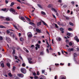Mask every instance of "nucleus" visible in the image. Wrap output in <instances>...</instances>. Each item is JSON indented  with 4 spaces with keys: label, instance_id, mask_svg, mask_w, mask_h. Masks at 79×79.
Segmentation results:
<instances>
[{
    "label": "nucleus",
    "instance_id": "f257e3e1",
    "mask_svg": "<svg viewBox=\"0 0 79 79\" xmlns=\"http://www.w3.org/2000/svg\"><path fill=\"white\" fill-rule=\"evenodd\" d=\"M20 70L21 73H23V74H26V69L24 68H21Z\"/></svg>",
    "mask_w": 79,
    "mask_h": 79
},
{
    "label": "nucleus",
    "instance_id": "f03ea898",
    "mask_svg": "<svg viewBox=\"0 0 79 79\" xmlns=\"http://www.w3.org/2000/svg\"><path fill=\"white\" fill-rule=\"evenodd\" d=\"M10 12L12 13L14 15H17V12L15 11V10L13 8H11L10 10Z\"/></svg>",
    "mask_w": 79,
    "mask_h": 79
},
{
    "label": "nucleus",
    "instance_id": "7ed1b4c3",
    "mask_svg": "<svg viewBox=\"0 0 79 79\" xmlns=\"http://www.w3.org/2000/svg\"><path fill=\"white\" fill-rule=\"evenodd\" d=\"M6 40H7L8 43H9V44H10V43H11V39L10 38H8V37H6Z\"/></svg>",
    "mask_w": 79,
    "mask_h": 79
},
{
    "label": "nucleus",
    "instance_id": "20e7f679",
    "mask_svg": "<svg viewBox=\"0 0 79 79\" xmlns=\"http://www.w3.org/2000/svg\"><path fill=\"white\" fill-rule=\"evenodd\" d=\"M59 79H66V77L64 75H61L59 77Z\"/></svg>",
    "mask_w": 79,
    "mask_h": 79
},
{
    "label": "nucleus",
    "instance_id": "39448f33",
    "mask_svg": "<svg viewBox=\"0 0 79 79\" xmlns=\"http://www.w3.org/2000/svg\"><path fill=\"white\" fill-rule=\"evenodd\" d=\"M17 76L18 77H21L23 78V77H24V75L22 73H18L17 74Z\"/></svg>",
    "mask_w": 79,
    "mask_h": 79
},
{
    "label": "nucleus",
    "instance_id": "423d86ee",
    "mask_svg": "<svg viewBox=\"0 0 79 79\" xmlns=\"http://www.w3.org/2000/svg\"><path fill=\"white\" fill-rule=\"evenodd\" d=\"M35 48L36 50H38V48H40V45H39V44H37L35 45Z\"/></svg>",
    "mask_w": 79,
    "mask_h": 79
},
{
    "label": "nucleus",
    "instance_id": "0eeeda50",
    "mask_svg": "<svg viewBox=\"0 0 79 79\" xmlns=\"http://www.w3.org/2000/svg\"><path fill=\"white\" fill-rule=\"evenodd\" d=\"M27 35L28 37H32V35L31 32H28L27 34Z\"/></svg>",
    "mask_w": 79,
    "mask_h": 79
},
{
    "label": "nucleus",
    "instance_id": "6e6552de",
    "mask_svg": "<svg viewBox=\"0 0 79 79\" xmlns=\"http://www.w3.org/2000/svg\"><path fill=\"white\" fill-rule=\"evenodd\" d=\"M0 64H1V66L2 67V68H3L5 66H4V64H3V61H2L0 62Z\"/></svg>",
    "mask_w": 79,
    "mask_h": 79
},
{
    "label": "nucleus",
    "instance_id": "1a4fd4ad",
    "mask_svg": "<svg viewBox=\"0 0 79 79\" xmlns=\"http://www.w3.org/2000/svg\"><path fill=\"white\" fill-rule=\"evenodd\" d=\"M29 24H31V25H32V26H34V27H35V26H36V25L35 24L31 22H30Z\"/></svg>",
    "mask_w": 79,
    "mask_h": 79
},
{
    "label": "nucleus",
    "instance_id": "9d476101",
    "mask_svg": "<svg viewBox=\"0 0 79 79\" xmlns=\"http://www.w3.org/2000/svg\"><path fill=\"white\" fill-rule=\"evenodd\" d=\"M36 31H37V32H39V33H43L42 32V31H41V30H40L38 28H36Z\"/></svg>",
    "mask_w": 79,
    "mask_h": 79
},
{
    "label": "nucleus",
    "instance_id": "9b49d317",
    "mask_svg": "<svg viewBox=\"0 0 79 79\" xmlns=\"http://www.w3.org/2000/svg\"><path fill=\"white\" fill-rule=\"evenodd\" d=\"M74 39L75 40H76V41L77 42H79V39L77 37V36H75V37H74Z\"/></svg>",
    "mask_w": 79,
    "mask_h": 79
},
{
    "label": "nucleus",
    "instance_id": "f8f14e48",
    "mask_svg": "<svg viewBox=\"0 0 79 79\" xmlns=\"http://www.w3.org/2000/svg\"><path fill=\"white\" fill-rule=\"evenodd\" d=\"M56 40L58 41V42H60V40H61V38L60 37H57L56 38Z\"/></svg>",
    "mask_w": 79,
    "mask_h": 79
},
{
    "label": "nucleus",
    "instance_id": "ddd939ff",
    "mask_svg": "<svg viewBox=\"0 0 79 79\" xmlns=\"http://www.w3.org/2000/svg\"><path fill=\"white\" fill-rule=\"evenodd\" d=\"M10 35L13 37H15V34L13 33L10 32Z\"/></svg>",
    "mask_w": 79,
    "mask_h": 79
},
{
    "label": "nucleus",
    "instance_id": "4468645a",
    "mask_svg": "<svg viewBox=\"0 0 79 79\" xmlns=\"http://www.w3.org/2000/svg\"><path fill=\"white\" fill-rule=\"evenodd\" d=\"M51 10H52V11H55V13H57V11L54 8H51Z\"/></svg>",
    "mask_w": 79,
    "mask_h": 79
},
{
    "label": "nucleus",
    "instance_id": "2eb2a0df",
    "mask_svg": "<svg viewBox=\"0 0 79 79\" xmlns=\"http://www.w3.org/2000/svg\"><path fill=\"white\" fill-rule=\"evenodd\" d=\"M74 50V49L73 48H69L68 49V52H71L72 51H73Z\"/></svg>",
    "mask_w": 79,
    "mask_h": 79
},
{
    "label": "nucleus",
    "instance_id": "dca6fc26",
    "mask_svg": "<svg viewBox=\"0 0 79 79\" xmlns=\"http://www.w3.org/2000/svg\"><path fill=\"white\" fill-rule=\"evenodd\" d=\"M41 23H42V22H41V21H40L39 22H38L37 23V26H40V25H41Z\"/></svg>",
    "mask_w": 79,
    "mask_h": 79
},
{
    "label": "nucleus",
    "instance_id": "f3484780",
    "mask_svg": "<svg viewBox=\"0 0 79 79\" xmlns=\"http://www.w3.org/2000/svg\"><path fill=\"white\" fill-rule=\"evenodd\" d=\"M13 26L16 29H17V30H18V28L17 27V26H16V25H15L14 24H13Z\"/></svg>",
    "mask_w": 79,
    "mask_h": 79
},
{
    "label": "nucleus",
    "instance_id": "a211bd4d",
    "mask_svg": "<svg viewBox=\"0 0 79 79\" xmlns=\"http://www.w3.org/2000/svg\"><path fill=\"white\" fill-rule=\"evenodd\" d=\"M25 17L26 18L27 20V21H31V19H30L28 18V17L26 16H25Z\"/></svg>",
    "mask_w": 79,
    "mask_h": 79
},
{
    "label": "nucleus",
    "instance_id": "6ab92c4d",
    "mask_svg": "<svg viewBox=\"0 0 79 79\" xmlns=\"http://www.w3.org/2000/svg\"><path fill=\"white\" fill-rule=\"evenodd\" d=\"M23 50H25V51L26 52H27V53H28V52H29V51H28V50L26 49V48H23Z\"/></svg>",
    "mask_w": 79,
    "mask_h": 79
},
{
    "label": "nucleus",
    "instance_id": "aec40b11",
    "mask_svg": "<svg viewBox=\"0 0 79 79\" xmlns=\"http://www.w3.org/2000/svg\"><path fill=\"white\" fill-rule=\"evenodd\" d=\"M8 75L9 76H10V77H13V75L11 74V73H8Z\"/></svg>",
    "mask_w": 79,
    "mask_h": 79
},
{
    "label": "nucleus",
    "instance_id": "412c9836",
    "mask_svg": "<svg viewBox=\"0 0 79 79\" xmlns=\"http://www.w3.org/2000/svg\"><path fill=\"white\" fill-rule=\"evenodd\" d=\"M42 23H43L45 25V26H47V23H45V22H44V21L42 20L41 21Z\"/></svg>",
    "mask_w": 79,
    "mask_h": 79
},
{
    "label": "nucleus",
    "instance_id": "4be33fe9",
    "mask_svg": "<svg viewBox=\"0 0 79 79\" xmlns=\"http://www.w3.org/2000/svg\"><path fill=\"white\" fill-rule=\"evenodd\" d=\"M2 11H6V12H7V11H8V10H6V8H4V9H2Z\"/></svg>",
    "mask_w": 79,
    "mask_h": 79
},
{
    "label": "nucleus",
    "instance_id": "5701e85b",
    "mask_svg": "<svg viewBox=\"0 0 79 79\" xmlns=\"http://www.w3.org/2000/svg\"><path fill=\"white\" fill-rule=\"evenodd\" d=\"M19 18L20 19H22L23 20H24L25 19H24V18L23 17H19Z\"/></svg>",
    "mask_w": 79,
    "mask_h": 79
},
{
    "label": "nucleus",
    "instance_id": "b1692460",
    "mask_svg": "<svg viewBox=\"0 0 79 79\" xmlns=\"http://www.w3.org/2000/svg\"><path fill=\"white\" fill-rule=\"evenodd\" d=\"M12 71H15V66H13L12 69Z\"/></svg>",
    "mask_w": 79,
    "mask_h": 79
},
{
    "label": "nucleus",
    "instance_id": "393cba45",
    "mask_svg": "<svg viewBox=\"0 0 79 79\" xmlns=\"http://www.w3.org/2000/svg\"><path fill=\"white\" fill-rule=\"evenodd\" d=\"M20 41H21V42H23V41L24 40V39H23V38L22 37H21L20 38Z\"/></svg>",
    "mask_w": 79,
    "mask_h": 79
},
{
    "label": "nucleus",
    "instance_id": "a878e982",
    "mask_svg": "<svg viewBox=\"0 0 79 79\" xmlns=\"http://www.w3.org/2000/svg\"><path fill=\"white\" fill-rule=\"evenodd\" d=\"M6 27L3 25H0V28H5Z\"/></svg>",
    "mask_w": 79,
    "mask_h": 79
},
{
    "label": "nucleus",
    "instance_id": "bb28decb",
    "mask_svg": "<svg viewBox=\"0 0 79 79\" xmlns=\"http://www.w3.org/2000/svg\"><path fill=\"white\" fill-rule=\"evenodd\" d=\"M15 5V3L14 2H11V5H10V6H13V5Z\"/></svg>",
    "mask_w": 79,
    "mask_h": 79
},
{
    "label": "nucleus",
    "instance_id": "cd10ccee",
    "mask_svg": "<svg viewBox=\"0 0 79 79\" xmlns=\"http://www.w3.org/2000/svg\"><path fill=\"white\" fill-rule=\"evenodd\" d=\"M41 14H42V15H46L45 13V12L43 11H42L41 12Z\"/></svg>",
    "mask_w": 79,
    "mask_h": 79
},
{
    "label": "nucleus",
    "instance_id": "c85d7f7f",
    "mask_svg": "<svg viewBox=\"0 0 79 79\" xmlns=\"http://www.w3.org/2000/svg\"><path fill=\"white\" fill-rule=\"evenodd\" d=\"M6 64L7 66H8V67H10V64L9 63H7Z\"/></svg>",
    "mask_w": 79,
    "mask_h": 79
},
{
    "label": "nucleus",
    "instance_id": "c756f323",
    "mask_svg": "<svg viewBox=\"0 0 79 79\" xmlns=\"http://www.w3.org/2000/svg\"><path fill=\"white\" fill-rule=\"evenodd\" d=\"M71 34H72L70 33H67V35H69V36H70V35H71Z\"/></svg>",
    "mask_w": 79,
    "mask_h": 79
},
{
    "label": "nucleus",
    "instance_id": "7c9ffc66",
    "mask_svg": "<svg viewBox=\"0 0 79 79\" xmlns=\"http://www.w3.org/2000/svg\"><path fill=\"white\" fill-rule=\"evenodd\" d=\"M6 21H10V18L8 17L6 18Z\"/></svg>",
    "mask_w": 79,
    "mask_h": 79
},
{
    "label": "nucleus",
    "instance_id": "2f4dec72",
    "mask_svg": "<svg viewBox=\"0 0 79 79\" xmlns=\"http://www.w3.org/2000/svg\"><path fill=\"white\" fill-rule=\"evenodd\" d=\"M17 58H18V57H17V56H15V60H17L18 61H19L20 60L19 59H17Z\"/></svg>",
    "mask_w": 79,
    "mask_h": 79
},
{
    "label": "nucleus",
    "instance_id": "473e14b6",
    "mask_svg": "<svg viewBox=\"0 0 79 79\" xmlns=\"http://www.w3.org/2000/svg\"><path fill=\"white\" fill-rule=\"evenodd\" d=\"M22 65L23 67H25V66H26V64L25 63H23Z\"/></svg>",
    "mask_w": 79,
    "mask_h": 79
},
{
    "label": "nucleus",
    "instance_id": "72a5a7b5",
    "mask_svg": "<svg viewBox=\"0 0 79 79\" xmlns=\"http://www.w3.org/2000/svg\"><path fill=\"white\" fill-rule=\"evenodd\" d=\"M69 25H71V26H74V24L72 23L69 22Z\"/></svg>",
    "mask_w": 79,
    "mask_h": 79
},
{
    "label": "nucleus",
    "instance_id": "f704fd0d",
    "mask_svg": "<svg viewBox=\"0 0 79 79\" xmlns=\"http://www.w3.org/2000/svg\"><path fill=\"white\" fill-rule=\"evenodd\" d=\"M38 6L40 8H42V7L40 4H38Z\"/></svg>",
    "mask_w": 79,
    "mask_h": 79
},
{
    "label": "nucleus",
    "instance_id": "c9c22d12",
    "mask_svg": "<svg viewBox=\"0 0 79 79\" xmlns=\"http://www.w3.org/2000/svg\"><path fill=\"white\" fill-rule=\"evenodd\" d=\"M64 17L67 20H69V17L66 16H64Z\"/></svg>",
    "mask_w": 79,
    "mask_h": 79
},
{
    "label": "nucleus",
    "instance_id": "e433bc0d",
    "mask_svg": "<svg viewBox=\"0 0 79 79\" xmlns=\"http://www.w3.org/2000/svg\"><path fill=\"white\" fill-rule=\"evenodd\" d=\"M29 63L30 64H33V62L31 61H29Z\"/></svg>",
    "mask_w": 79,
    "mask_h": 79
},
{
    "label": "nucleus",
    "instance_id": "4c0bfd02",
    "mask_svg": "<svg viewBox=\"0 0 79 79\" xmlns=\"http://www.w3.org/2000/svg\"><path fill=\"white\" fill-rule=\"evenodd\" d=\"M73 45V43H72V42H70L69 43V45L70 46H72V45Z\"/></svg>",
    "mask_w": 79,
    "mask_h": 79
},
{
    "label": "nucleus",
    "instance_id": "58836bf2",
    "mask_svg": "<svg viewBox=\"0 0 79 79\" xmlns=\"http://www.w3.org/2000/svg\"><path fill=\"white\" fill-rule=\"evenodd\" d=\"M15 49H13V54H15Z\"/></svg>",
    "mask_w": 79,
    "mask_h": 79
},
{
    "label": "nucleus",
    "instance_id": "ea45409f",
    "mask_svg": "<svg viewBox=\"0 0 79 79\" xmlns=\"http://www.w3.org/2000/svg\"><path fill=\"white\" fill-rule=\"evenodd\" d=\"M55 27L56 28H59V27H58V25H57V24H55Z\"/></svg>",
    "mask_w": 79,
    "mask_h": 79
},
{
    "label": "nucleus",
    "instance_id": "a19ab883",
    "mask_svg": "<svg viewBox=\"0 0 79 79\" xmlns=\"http://www.w3.org/2000/svg\"><path fill=\"white\" fill-rule=\"evenodd\" d=\"M6 32H7V34H9V33H10V31L8 30H6Z\"/></svg>",
    "mask_w": 79,
    "mask_h": 79
},
{
    "label": "nucleus",
    "instance_id": "79ce46f5",
    "mask_svg": "<svg viewBox=\"0 0 79 79\" xmlns=\"http://www.w3.org/2000/svg\"><path fill=\"white\" fill-rule=\"evenodd\" d=\"M66 44H68V43H69V40H66Z\"/></svg>",
    "mask_w": 79,
    "mask_h": 79
},
{
    "label": "nucleus",
    "instance_id": "37998d69",
    "mask_svg": "<svg viewBox=\"0 0 79 79\" xmlns=\"http://www.w3.org/2000/svg\"><path fill=\"white\" fill-rule=\"evenodd\" d=\"M64 28H60V30L61 31H64Z\"/></svg>",
    "mask_w": 79,
    "mask_h": 79
},
{
    "label": "nucleus",
    "instance_id": "c03bdc74",
    "mask_svg": "<svg viewBox=\"0 0 79 79\" xmlns=\"http://www.w3.org/2000/svg\"><path fill=\"white\" fill-rule=\"evenodd\" d=\"M34 79H38V77H37V76H35L34 77Z\"/></svg>",
    "mask_w": 79,
    "mask_h": 79
},
{
    "label": "nucleus",
    "instance_id": "a18cd8bd",
    "mask_svg": "<svg viewBox=\"0 0 79 79\" xmlns=\"http://www.w3.org/2000/svg\"><path fill=\"white\" fill-rule=\"evenodd\" d=\"M28 61H31V60H32V58H28Z\"/></svg>",
    "mask_w": 79,
    "mask_h": 79
},
{
    "label": "nucleus",
    "instance_id": "49530a36",
    "mask_svg": "<svg viewBox=\"0 0 79 79\" xmlns=\"http://www.w3.org/2000/svg\"><path fill=\"white\" fill-rule=\"evenodd\" d=\"M3 40V37L2 36H0V40Z\"/></svg>",
    "mask_w": 79,
    "mask_h": 79
},
{
    "label": "nucleus",
    "instance_id": "de8ad7c7",
    "mask_svg": "<svg viewBox=\"0 0 79 79\" xmlns=\"http://www.w3.org/2000/svg\"><path fill=\"white\" fill-rule=\"evenodd\" d=\"M74 57H76L77 56V54L76 53H74Z\"/></svg>",
    "mask_w": 79,
    "mask_h": 79
},
{
    "label": "nucleus",
    "instance_id": "09e8293b",
    "mask_svg": "<svg viewBox=\"0 0 79 79\" xmlns=\"http://www.w3.org/2000/svg\"><path fill=\"white\" fill-rule=\"evenodd\" d=\"M7 61H9V62H11V60L9 59H7Z\"/></svg>",
    "mask_w": 79,
    "mask_h": 79
},
{
    "label": "nucleus",
    "instance_id": "8fccbe9b",
    "mask_svg": "<svg viewBox=\"0 0 79 79\" xmlns=\"http://www.w3.org/2000/svg\"><path fill=\"white\" fill-rule=\"evenodd\" d=\"M19 58H20V59H21V60L22 61H23V58H22V57H21V56H19Z\"/></svg>",
    "mask_w": 79,
    "mask_h": 79
},
{
    "label": "nucleus",
    "instance_id": "3c124183",
    "mask_svg": "<svg viewBox=\"0 0 79 79\" xmlns=\"http://www.w3.org/2000/svg\"><path fill=\"white\" fill-rule=\"evenodd\" d=\"M12 77H16V74H14L12 75Z\"/></svg>",
    "mask_w": 79,
    "mask_h": 79
},
{
    "label": "nucleus",
    "instance_id": "603ef678",
    "mask_svg": "<svg viewBox=\"0 0 79 79\" xmlns=\"http://www.w3.org/2000/svg\"><path fill=\"white\" fill-rule=\"evenodd\" d=\"M68 30H69V31H72V29L71 28H68Z\"/></svg>",
    "mask_w": 79,
    "mask_h": 79
},
{
    "label": "nucleus",
    "instance_id": "864d4df0",
    "mask_svg": "<svg viewBox=\"0 0 79 79\" xmlns=\"http://www.w3.org/2000/svg\"><path fill=\"white\" fill-rule=\"evenodd\" d=\"M46 51H47V53H49V50H48V49H47Z\"/></svg>",
    "mask_w": 79,
    "mask_h": 79
},
{
    "label": "nucleus",
    "instance_id": "5fc2aeb1",
    "mask_svg": "<svg viewBox=\"0 0 79 79\" xmlns=\"http://www.w3.org/2000/svg\"><path fill=\"white\" fill-rule=\"evenodd\" d=\"M42 73L43 74L44 73H45V70H42Z\"/></svg>",
    "mask_w": 79,
    "mask_h": 79
},
{
    "label": "nucleus",
    "instance_id": "6e6d98bb",
    "mask_svg": "<svg viewBox=\"0 0 79 79\" xmlns=\"http://www.w3.org/2000/svg\"><path fill=\"white\" fill-rule=\"evenodd\" d=\"M52 16L53 18H55V19H56V17L54 15L52 14Z\"/></svg>",
    "mask_w": 79,
    "mask_h": 79
},
{
    "label": "nucleus",
    "instance_id": "4d7b16f0",
    "mask_svg": "<svg viewBox=\"0 0 79 79\" xmlns=\"http://www.w3.org/2000/svg\"><path fill=\"white\" fill-rule=\"evenodd\" d=\"M61 2H62V1L61 0H58V2H60V3Z\"/></svg>",
    "mask_w": 79,
    "mask_h": 79
},
{
    "label": "nucleus",
    "instance_id": "13d9d810",
    "mask_svg": "<svg viewBox=\"0 0 79 79\" xmlns=\"http://www.w3.org/2000/svg\"><path fill=\"white\" fill-rule=\"evenodd\" d=\"M55 65H56V66H58V65H59V64H56H56H55Z\"/></svg>",
    "mask_w": 79,
    "mask_h": 79
},
{
    "label": "nucleus",
    "instance_id": "bf43d9fd",
    "mask_svg": "<svg viewBox=\"0 0 79 79\" xmlns=\"http://www.w3.org/2000/svg\"><path fill=\"white\" fill-rule=\"evenodd\" d=\"M29 29H32L33 27H32L31 26H29Z\"/></svg>",
    "mask_w": 79,
    "mask_h": 79
},
{
    "label": "nucleus",
    "instance_id": "052dcab7",
    "mask_svg": "<svg viewBox=\"0 0 79 79\" xmlns=\"http://www.w3.org/2000/svg\"><path fill=\"white\" fill-rule=\"evenodd\" d=\"M71 3L72 4V5H74V2L73 1Z\"/></svg>",
    "mask_w": 79,
    "mask_h": 79
},
{
    "label": "nucleus",
    "instance_id": "680f3d73",
    "mask_svg": "<svg viewBox=\"0 0 79 79\" xmlns=\"http://www.w3.org/2000/svg\"><path fill=\"white\" fill-rule=\"evenodd\" d=\"M74 61H75V63H76V64H77V62L76 60V59L74 60Z\"/></svg>",
    "mask_w": 79,
    "mask_h": 79
},
{
    "label": "nucleus",
    "instance_id": "e2e57ef3",
    "mask_svg": "<svg viewBox=\"0 0 79 79\" xmlns=\"http://www.w3.org/2000/svg\"><path fill=\"white\" fill-rule=\"evenodd\" d=\"M67 6L66 5H64L63 6V7H64V8H66Z\"/></svg>",
    "mask_w": 79,
    "mask_h": 79
},
{
    "label": "nucleus",
    "instance_id": "0e129e2a",
    "mask_svg": "<svg viewBox=\"0 0 79 79\" xmlns=\"http://www.w3.org/2000/svg\"><path fill=\"white\" fill-rule=\"evenodd\" d=\"M57 78V76H55L54 77L55 79H56Z\"/></svg>",
    "mask_w": 79,
    "mask_h": 79
},
{
    "label": "nucleus",
    "instance_id": "69168bd1",
    "mask_svg": "<svg viewBox=\"0 0 79 79\" xmlns=\"http://www.w3.org/2000/svg\"><path fill=\"white\" fill-rule=\"evenodd\" d=\"M33 76H35V75H36V73H33Z\"/></svg>",
    "mask_w": 79,
    "mask_h": 79
},
{
    "label": "nucleus",
    "instance_id": "338daca9",
    "mask_svg": "<svg viewBox=\"0 0 79 79\" xmlns=\"http://www.w3.org/2000/svg\"><path fill=\"white\" fill-rule=\"evenodd\" d=\"M52 44H54V43H53V39L52 40Z\"/></svg>",
    "mask_w": 79,
    "mask_h": 79
},
{
    "label": "nucleus",
    "instance_id": "774afa93",
    "mask_svg": "<svg viewBox=\"0 0 79 79\" xmlns=\"http://www.w3.org/2000/svg\"><path fill=\"white\" fill-rule=\"evenodd\" d=\"M76 49H77V51H79V48H77Z\"/></svg>",
    "mask_w": 79,
    "mask_h": 79
}]
</instances>
